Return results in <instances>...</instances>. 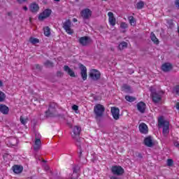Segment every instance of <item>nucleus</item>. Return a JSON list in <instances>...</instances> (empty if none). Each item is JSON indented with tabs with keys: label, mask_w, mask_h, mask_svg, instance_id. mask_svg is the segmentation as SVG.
Masks as SVG:
<instances>
[{
	"label": "nucleus",
	"mask_w": 179,
	"mask_h": 179,
	"mask_svg": "<svg viewBox=\"0 0 179 179\" xmlns=\"http://www.w3.org/2000/svg\"><path fill=\"white\" fill-rule=\"evenodd\" d=\"M158 126L159 127V128H162L163 135L166 136V135L169 134V129L170 128V123H169V122L164 120V119L161 117L158 119Z\"/></svg>",
	"instance_id": "1"
},
{
	"label": "nucleus",
	"mask_w": 179,
	"mask_h": 179,
	"mask_svg": "<svg viewBox=\"0 0 179 179\" xmlns=\"http://www.w3.org/2000/svg\"><path fill=\"white\" fill-rule=\"evenodd\" d=\"M82 131V129L79 126H73L71 127V137L76 142H79L80 140V131Z\"/></svg>",
	"instance_id": "2"
},
{
	"label": "nucleus",
	"mask_w": 179,
	"mask_h": 179,
	"mask_svg": "<svg viewBox=\"0 0 179 179\" xmlns=\"http://www.w3.org/2000/svg\"><path fill=\"white\" fill-rule=\"evenodd\" d=\"M150 91L151 92V97L154 103H160L162 101V95L157 94L156 87H151Z\"/></svg>",
	"instance_id": "3"
},
{
	"label": "nucleus",
	"mask_w": 179,
	"mask_h": 179,
	"mask_svg": "<svg viewBox=\"0 0 179 179\" xmlns=\"http://www.w3.org/2000/svg\"><path fill=\"white\" fill-rule=\"evenodd\" d=\"M35 141L34 144V150H39L41 148V135L40 134L36 133L35 135Z\"/></svg>",
	"instance_id": "4"
},
{
	"label": "nucleus",
	"mask_w": 179,
	"mask_h": 179,
	"mask_svg": "<svg viewBox=\"0 0 179 179\" xmlns=\"http://www.w3.org/2000/svg\"><path fill=\"white\" fill-rule=\"evenodd\" d=\"M106 108H104V106L101 104H96L94 106V113L96 115V117H101L103 114L104 113Z\"/></svg>",
	"instance_id": "5"
},
{
	"label": "nucleus",
	"mask_w": 179,
	"mask_h": 179,
	"mask_svg": "<svg viewBox=\"0 0 179 179\" xmlns=\"http://www.w3.org/2000/svg\"><path fill=\"white\" fill-rule=\"evenodd\" d=\"M101 76L100 71L97 69H91L90 71V78H91L92 80H99Z\"/></svg>",
	"instance_id": "6"
},
{
	"label": "nucleus",
	"mask_w": 179,
	"mask_h": 179,
	"mask_svg": "<svg viewBox=\"0 0 179 179\" xmlns=\"http://www.w3.org/2000/svg\"><path fill=\"white\" fill-rule=\"evenodd\" d=\"M111 171L114 176H122L124 173V169L120 166H113L111 168Z\"/></svg>",
	"instance_id": "7"
},
{
	"label": "nucleus",
	"mask_w": 179,
	"mask_h": 179,
	"mask_svg": "<svg viewBox=\"0 0 179 179\" xmlns=\"http://www.w3.org/2000/svg\"><path fill=\"white\" fill-rule=\"evenodd\" d=\"M92 12L90 9L85 8L80 12L81 17H83L84 20H87L92 17Z\"/></svg>",
	"instance_id": "8"
},
{
	"label": "nucleus",
	"mask_w": 179,
	"mask_h": 179,
	"mask_svg": "<svg viewBox=\"0 0 179 179\" xmlns=\"http://www.w3.org/2000/svg\"><path fill=\"white\" fill-rule=\"evenodd\" d=\"M144 144L145 146H148V148H152V146H154L155 140L153 139V137L150 136L145 137L144 139Z\"/></svg>",
	"instance_id": "9"
},
{
	"label": "nucleus",
	"mask_w": 179,
	"mask_h": 179,
	"mask_svg": "<svg viewBox=\"0 0 179 179\" xmlns=\"http://www.w3.org/2000/svg\"><path fill=\"white\" fill-rule=\"evenodd\" d=\"M51 9H45L42 13L39 15L38 20H44V19H47V17H49L50 15H51Z\"/></svg>",
	"instance_id": "10"
},
{
	"label": "nucleus",
	"mask_w": 179,
	"mask_h": 179,
	"mask_svg": "<svg viewBox=\"0 0 179 179\" xmlns=\"http://www.w3.org/2000/svg\"><path fill=\"white\" fill-rule=\"evenodd\" d=\"M79 68L81 71L80 74L83 80L87 79V69L83 64H79Z\"/></svg>",
	"instance_id": "11"
},
{
	"label": "nucleus",
	"mask_w": 179,
	"mask_h": 179,
	"mask_svg": "<svg viewBox=\"0 0 179 179\" xmlns=\"http://www.w3.org/2000/svg\"><path fill=\"white\" fill-rule=\"evenodd\" d=\"M110 113L114 120H120V109L118 108L112 107L110 109Z\"/></svg>",
	"instance_id": "12"
},
{
	"label": "nucleus",
	"mask_w": 179,
	"mask_h": 179,
	"mask_svg": "<svg viewBox=\"0 0 179 179\" xmlns=\"http://www.w3.org/2000/svg\"><path fill=\"white\" fill-rule=\"evenodd\" d=\"M91 41L92 40L90 39V38L87 36H83L79 39V43L82 45H87V44H90Z\"/></svg>",
	"instance_id": "13"
},
{
	"label": "nucleus",
	"mask_w": 179,
	"mask_h": 179,
	"mask_svg": "<svg viewBox=\"0 0 179 179\" xmlns=\"http://www.w3.org/2000/svg\"><path fill=\"white\" fill-rule=\"evenodd\" d=\"M164 72H169L173 69V65L171 63H164L161 67Z\"/></svg>",
	"instance_id": "14"
},
{
	"label": "nucleus",
	"mask_w": 179,
	"mask_h": 179,
	"mask_svg": "<svg viewBox=\"0 0 179 179\" xmlns=\"http://www.w3.org/2000/svg\"><path fill=\"white\" fill-rule=\"evenodd\" d=\"M64 69L66 72L67 75L71 76V78H76V74L73 69H70L68 66H64Z\"/></svg>",
	"instance_id": "15"
},
{
	"label": "nucleus",
	"mask_w": 179,
	"mask_h": 179,
	"mask_svg": "<svg viewBox=\"0 0 179 179\" xmlns=\"http://www.w3.org/2000/svg\"><path fill=\"white\" fill-rule=\"evenodd\" d=\"M139 131L141 134H148V132H149V129H148V125H146V124L144 123H141L139 127Z\"/></svg>",
	"instance_id": "16"
},
{
	"label": "nucleus",
	"mask_w": 179,
	"mask_h": 179,
	"mask_svg": "<svg viewBox=\"0 0 179 179\" xmlns=\"http://www.w3.org/2000/svg\"><path fill=\"white\" fill-rule=\"evenodd\" d=\"M13 171L15 173V174H20V173H22V171H23V166H20V165H14L13 167Z\"/></svg>",
	"instance_id": "17"
},
{
	"label": "nucleus",
	"mask_w": 179,
	"mask_h": 179,
	"mask_svg": "<svg viewBox=\"0 0 179 179\" xmlns=\"http://www.w3.org/2000/svg\"><path fill=\"white\" fill-rule=\"evenodd\" d=\"M146 108V104L143 102H139L137 103V109L140 113H145V110Z\"/></svg>",
	"instance_id": "18"
},
{
	"label": "nucleus",
	"mask_w": 179,
	"mask_h": 179,
	"mask_svg": "<svg viewBox=\"0 0 179 179\" xmlns=\"http://www.w3.org/2000/svg\"><path fill=\"white\" fill-rule=\"evenodd\" d=\"M38 9H40V7L38 6V4L36 3H32L29 7V10H31V12H32L33 13L38 12Z\"/></svg>",
	"instance_id": "19"
},
{
	"label": "nucleus",
	"mask_w": 179,
	"mask_h": 179,
	"mask_svg": "<svg viewBox=\"0 0 179 179\" xmlns=\"http://www.w3.org/2000/svg\"><path fill=\"white\" fill-rule=\"evenodd\" d=\"M63 27L68 34H72L73 33V30L71 29V24L65 23L64 24Z\"/></svg>",
	"instance_id": "20"
},
{
	"label": "nucleus",
	"mask_w": 179,
	"mask_h": 179,
	"mask_svg": "<svg viewBox=\"0 0 179 179\" xmlns=\"http://www.w3.org/2000/svg\"><path fill=\"white\" fill-rule=\"evenodd\" d=\"M0 112L2 113V114H8V113H9V108L5 105L1 104Z\"/></svg>",
	"instance_id": "21"
},
{
	"label": "nucleus",
	"mask_w": 179,
	"mask_h": 179,
	"mask_svg": "<svg viewBox=\"0 0 179 179\" xmlns=\"http://www.w3.org/2000/svg\"><path fill=\"white\" fill-rule=\"evenodd\" d=\"M150 37L152 41L154 43V44H155L156 45H158V44H159L160 41H159V39L156 37V35H155V34H153V32H152L150 34Z\"/></svg>",
	"instance_id": "22"
},
{
	"label": "nucleus",
	"mask_w": 179,
	"mask_h": 179,
	"mask_svg": "<svg viewBox=\"0 0 179 179\" xmlns=\"http://www.w3.org/2000/svg\"><path fill=\"white\" fill-rule=\"evenodd\" d=\"M108 16L109 23H115L116 20H115V17H114V13H113V12H108Z\"/></svg>",
	"instance_id": "23"
},
{
	"label": "nucleus",
	"mask_w": 179,
	"mask_h": 179,
	"mask_svg": "<svg viewBox=\"0 0 179 179\" xmlns=\"http://www.w3.org/2000/svg\"><path fill=\"white\" fill-rule=\"evenodd\" d=\"M127 47H128V43L127 42H122L119 44L118 45V49L121 50H125V48H127Z\"/></svg>",
	"instance_id": "24"
},
{
	"label": "nucleus",
	"mask_w": 179,
	"mask_h": 179,
	"mask_svg": "<svg viewBox=\"0 0 179 179\" xmlns=\"http://www.w3.org/2000/svg\"><path fill=\"white\" fill-rule=\"evenodd\" d=\"M44 34L46 36V37H49V36L51 34V30L50 29V27H45L43 28Z\"/></svg>",
	"instance_id": "25"
},
{
	"label": "nucleus",
	"mask_w": 179,
	"mask_h": 179,
	"mask_svg": "<svg viewBox=\"0 0 179 179\" xmlns=\"http://www.w3.org/2000/svg\"><path fill=\"white\" fill-rule=\"evenodd\" d=\"M122 89L124 92H126L127 93H131V87H129V85H124L122 87Z\"/></svg>",
	"instance_id": "26"
},
{
	"label": "nucleus",
	"mask_w": 179,
	"mask_h": 179,
	"mask_svg": "<svg viewBox=\"0 0 179 179\" xmlns=\"http://www.w3.org/2000/svg\"><path fill=\"white\" fill-rule=\"evenodd\" d=\"M166 165L168 167H173V166H174V160L172 159H168L166 160Z\"/></svg>",
	"instance_id": "27"
},
{
	"label": "nucleus",
	"mask_w": 179,
	"mask_h": 179,
	"mask_svg": "<svg viewBox=\"0 0 179 179\" xmlns=\"http://www.w3.org/2000/svg\"><path fill=\"white\" fill-rule=\"evenodd\" d=\"M144 6H145V3L142 1L137 3V4H136L137 9H142V8H143Z\"/></svg>",
	"instance_id": "28"
},
{
	"label": "nucleus",
	"mask_w": 179,
	"mask_h": 179,
	"mask_svg": "<svg viewBox=\"0 0 179 179\" xmlns=\"http://www.w3.org/2000/svg\"><path fill=\"white\" fill-rule=\"evenodd\" d=\"M29 41L31 44H37L38 43H40V41L36 38H30Z\"/></svg>",
	"instance_id": "29"
},
{
	"label": "nucleus",
	"mask_w": 179,
	"mask_h": 179,
	"mask_svg": "<svg viewBox=\"0 0 179 179\" xmlns=\"http://www.w3.org/2000/svg\"><path fill=\"white\" fill-rule=\"evenodd\" d=\"M6 98V95H5V93L0 91V101H4Z\"/></svg>",
	"instance_id": "30"
},
{
	"label": "nucleus",
	"mask_w": 179,
	"mask_h": 179,
	"mask_svg": "<svg viewBox=\"0 0 179 179\" xmlns=\"http://www.w3.org/2000/svg\"><path fill=\"white\" fill-rule=\"evenodd\" d=\"M125 99L127 101H130V103H132V101H135V98L131 96H126Z\"/></svg>",
	"instance_id": "31"
},
{
	"label": "nucleus",
	"mask_w": 179,
	"mask_h": 179,
	"mask_svg": "<svg viewBox=\"0 0 179 179\" xmlns=\"http://www.w3.org/2000/svg\"><path fill=\"white\" fill-rule=\"evenodd\" d=\"M72 110H73V111H75L76 114H78L79 113V111H78L79 106H78V105H73L72 106Z\"/></svg>",
	"instance_id": "32"
},
{
	"label": "nucleus",
	"mask_w": 179,
	"mask_h": 179,
	"mask_svg": "<svg viewBox=\"0 0 179 179\" xmlns=\"http://www.w3.org/2000/svg\"><path fill=\"white\" fill-rule=\"evenodd\" d=\"M20 120V122L22 123L23 125H26V124H27V119H25L21 116Z\"/></svg>",
	"instance_id": "33"
},
{
	"label": "nucleus",
	"mask_w": 179,
	"mask_h": 179,
	"mask_svg": "<svg viewBox=\"0 0 179 179\" xmlns=\"http://www.w3.org/2000/svg\"><path fill=\"white\" fill-rule=\"evenodd\" d=\"M128 19H129V23H135V22H136L135 21V18L134 17V16H129Z\"/></svg>",
	"instance_id": "34"
},
{
	"label": "nucleus",
	"mask_w": 179,
	"mask_h": 179,
	"mask_svg": "<svg viewBox=\"0 0 179 179\" xmlns=\"http://www.w3.org/2000/svg\"><path fill=\"white\" fill-rule=\"evenodd\" d=\"M45 66H47L48 68H50L51 66H52V63L50 61H47L45 63Z\"/></svg>",
	"instance_id": "35"
},
{
	"label": "nucleus",
	"mask_w": 179,
	"mask_h": 179,
	"mask_svg": "<svg viewBox=\"0 0 179 179\" xmlns=\"http://www.w3.org/2000/svg\"><path fill=\"white\" fill-rule=\"evenodd\" d=\"M173 92L174 93H176V94H179V85L174 87Z\"/></svg>",
	"instance_id": "36"
},
{
	"label": "nucleus",
	"mask_w": 179,
	"mask_h": 179,
	"mask_svg": "<svg viewBox=\"0 0 179 179\" xmlns=\"http://www.w3.org/2000/svg\"><path fill=\"white\" fill-rule=\"evenodd\" d=\"M120 27L121 29H127V27H128V24H127V23H122L120 24Z\"/></svg>",
	"instance_id": "37"
},
{
	"label": "nucleus",
	"mask_w": 179,
	"mask_h": 179,
	"mask_svg": "<svg viewBox=\"0 0 179 179\" xmlns=\"http://www.w3.org/2000/svg\"><path fill=\"white\" fill-rule=\"evenodd\" d=\"M72 179H76L78 178V173H76V172H73V175H72Z\"/></svg>",
	"instance_id": "38"
},
{
	"label": "nucleus",
	"mask_w": 179,
	"mask_h": 179,
	"mask_svg": "<svg viewBox=\"0 0 179 179\" xmlns=\"http://www.w3.org/2000/svg\"><path fill=\"white\" fill-rule=\"evenodd\" d=\"M175 5H176V8H179V0L175 1Z\"/></svg>",
	"instance_id": "39"
},
{
	"label": "nucleus",
	"mask_w": 179,
	"mask_h": 179,
	"mask_svg": "<svg viewBox=\"0 0 179 179\" xmlns=\"http://www.w3.org/2000/svg\"><path fill=\"white\" fill-rule=\"evenodd\" d=\"M27 0H17L18 3H23V2H26Z\"/></svg>",
	"instance_id": "40"
},
{
	"label": "nucleus",
	"mask_w": 179,
	"mask_h": 179,
	"mask_svg": "<svg viewBox=\"0 0 179 179\" xmlns=\"http://www.w3.org/2000/svg\"><path fill=\"white\" fill-rule=\"evenodd\" d=\"M176 110H178L179 111V102H177L176 104Z\"/></svg>",
	"instance_id": "41"
},
{
	"label": "nucleus",
	"mask_w": 179,
	"mask_h": 179,
	"mask_svg": "<svg viewBox=\"0 0 179 179\" xmlns=\"http://www.w3.org/2000/svg\"><path fill=\"white\" fill-rule=\"evenodd\" d=\"M51 111H54V109L52 108V107L50 106L48 109V113H51Z\"/></svg>",
	"instance_id": "42"
},
{
	"label": "nucleus",
	"mask_w": 179,
	"mask_h": 179,
	"mask_svg": "<svg viewBox=\"0 0 179 179\" xmlns=\"http://www.w3.org/2000/svg\"><path fill=\"white\" fill-rule=\"evenodd\" d=\"M174 145H175L176 148H178V147H179V143H178V142H175V143H174Z\"/></svg>",
	"instance_id": "43"
},
{
	"label": "nucleus",
	"mask_w": 179,
	"mask_h": 179,
	"mask_svg": "<svg viewBox=\"0 0 179 179\" xmlns=\"http://www.w3.org/2000/svg\"><path fill=\"white\" fill-rule=\"evenodd\" d=\"M110 179H118V178H117L116 176H112L110 177Z\"/></svg>",
	"instance_id": "44"
},
{
	"label": "nucleus",
	"mask_w": 179,
	"mask_h": 179,
	"mask_svg": "<svg viewBox=\"0 0 179 179\" xmlns=\"http://www.w3.org/2000/svg\"><path fill=\"white\" fill-rule=\"evenodd\" d=\"M23 9H24V10H25V11L27 10V9H28V8H27V6H24V7H23Z\"/></svg>",
	"instance_id": "45"
},
{
	"label": "nucleus",
	"mask_w": 179,
	"mask_h": 179,
	"mask_svg": "<svg viewBox=\"0 0 179 179\" xmlns=\"http://www.w3.org/2000/svg\"><path fill=\"white\" fill-rule=\"evenodd\" d=\"M73 22H78V20L76 18H73Z\"/></svg>",
	"instance_id": "46"
},
{
	"label": "nucleus",
	"mask_w": 179,
	"mask_h": 179,
	"mask_svg": "<svg viewBox=\"0 0 179 179\" xmlns=\"http://www.w3.org/2000/svg\"><path fill=\"white\" fill-rule=\"evenodd\" d=\"M3 85V84L2 83V81L0 80V87H2Z\"/></svg>",
	"instance_id": "47"
},
{
	"label": "nucleus",
	"mask_w": 179,
	"mask_h": 179,
	"mask_svg": "<svg viewBox=\"0 0 179 179\" xmlns=\"http://www.w3.org/2000/svg\"><path fill=\"white\" fill-rule=\"evenodd\" d=\"M66 23H71V20H67Z\"/></svg>",
	"instance_id": "48"
},
{
	"label": "nucleus",
	"mask_w": 179,
	"mask_h": 179,
	"mask_svg": "<svg viewBox=\"0 0 179 179\" xmlns=\"http://www.w3.org/2000/svg\"><path fill=\"white\" fill-rule=\"evenodd\" d=\"M111 26H115V23H111Z\"/></svg>",
	"instance_id": "49"
},
{
	"label": "nucleus",
	"mask_w": 179,
	"mask_h": 179,
	"mask_svg": "<svg viewBox=\"0 0 179 179\" xmlns=\"http://www.w3.org/2000/svg\"><path fill=\"white\" fill-rule=\"evenodd\" d=\"M56 2H59L60 0H54Z\"/></svg>",
	"instance_id": "50"
},
{
	"label": "nucleus",
	"mask_w": 179,
	"mask_h": 179,
	"mask_svg": "<svg viewBox=\"0 0 179 179\" xmlns=\"http://www.w3.org/2000/svg\"><path fill=\"white\" fill-rule=\"evenodd\" d=\"M80 155H82V152H80Z\"/></svg>",
	"instance_id": "51"
},
{
	"label": "nucleus",
	"mask_w": 179,
	"mask_h": 179,
	"mask_svg": "<svg viewBox=\"0 0 179 179\" xmlns=\"http://www.w3.org/2000/svg\"><path fill=\"white\" fill-rule=\"evenodd\" d=\"M102 1H107V0H102Z\"/></svg>",
	"instance_id": "52"
}]
</instances>
